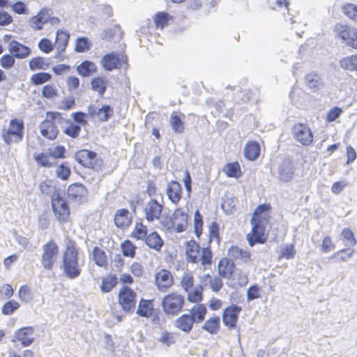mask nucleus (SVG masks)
<instances>
[{"label":"nucleus","mask_w":357,"mask_h":357,"mask_svg":"<svg viewBox=\"0 0 357 357\" xmlns=\"http://www.w3.org/2000/svg\"><path fill=\"white\" fill-rule=\"evenodd\" d=\"M279 178L282 181H291L294 174V166L289 159H285L278 169Z\"/></svg>","instance_id":"412c9836"},{"label":"nucleus","mask_w":357,"mask_h":357,"mask_svg":"<svg viewBox=\"0 0 357 357\" xmlns=\"http://www.w3.org/2000/svg\"><path fill=\"white\" fill-rule=\"evenodd\" d=\"M163 210V204L155 199L151 198L146 202L143 206V212L146 220L149 222H153L155 220L160 219Z\"/></svg>","instance_id":"9b49d317"},{"label":"nucleus","mask_w":357,"mask_h":357,"mask_svg":"<svg viewBox=\"0 0 357 357\" xmlns=\"http://www.w3.org/2000/svg\"><path fill=\"white\" fill-rule=\"evenodd\" d=\"M114 222L119 228L123 229L128 227L131 222L129 211L125 208L119 209L114 216Z\"/></svg>","instance_id":"bb28decb"},{"label":"nucleus","mask_w":357,"mask_h":357,"mask_svg":"<svg viewBox=\"0 0 357 357\" xmlns=\"http://www.w3.org/2000/svg\"><path fill=\"white\" fill-rule=\"evenodd\" d=\"M344 13L350 19L357 22V6L354 3H347L342 8Z\"/></svg>","instance_id":"6e6d98bb"},{"label":"nucleus","mask_w":357,"mask_h":357,"mask_svg":"<svg viewBox=\"0 0 357 357\" xmlns=\"http://www.w3.org/2000/svg\"><path fill=\"white\" fill-rule=\"evenodd\" d=\"M158 340L165 344L167 347H169L172 344L175 343V339L174 335L167 332V331H164L162 332L160 337L158 339Z\"/></svg>","instance_id":"69168bd1"},{"label":"nucleus","mask_w":357,"mask_h":357,"mask_svg":"<svg viewBox=\"0 0 357 357\" xmlns=\"http://www.w3.org/2000/svg\"><path fill=\"white\" fill-rule=\"evenodd\" d=\"M47 117V119L43 121L40 125V133L44 137L53 140L59 133L56 125L62 123L65 121V119L58 112H48Z\"/></svg>","instance_id":"7ed1b4c3"},{"label":"nucleus","mask_w":357,"mask_h":357,"mask_svg":"<svg viewBox=\"0 0 357 357\" xmlns=\"http://www.w3.org/2000/svg\"><path fill=\"white\" fill-rule=\"evenodd\" d=\"M118 279L115 275H109L102 280L100 289L104 293H107L117 284Z\"/></svg>","instance_id":"58836bf2"},{"label":"nucleus","mask_w":357,"mask_h":357,"mask_svg":"<svg viewBox=\"0 0 357 357\" xmlns=\"http://www.w3.org/2000/svg\"><path fill=\"white\" fill-rule=\"evenodd\" d=\"M220 324L219 317H213L208 319L202 326V328L208 332L210 334L214 335L218 332Z\"/></svg>","instance_id":"4c0bfd02"},{"label":"nucleus","mask_w":357,"mask_h":357,"mask_svg":"<svg viewBox=\"0 0 357 357\" xmlns=\"http://www.w3.org/2000/svg\"><path fill=\"white\" fill-rule=\"evenodd\" d=\"M338 36L347 45L357 49V30L352 27L339 24L336 26Z\"/></svg>","instance_id":"f8f14e48"},{"label":"nucleus","mask_w":357,"mask_h":357,"mask_svg":"<svg viewBox=\"0 0 357 357\" xmlns=\"http://www.w3.org/2000/svg\"><path fill=\"white\" fill-rule=\"evenodd\" d=\"M90 49V43L87 38L82 37L77 40L75 51L77 52H84Z\"/></svg>","instance_id":"bf43d9fd"},{"label":"nucleus","mask_w":357,"mask_h":357,"mask_svg":"<svg viewBox=\"0 0 357 357\" xmlns=\"http://www.w3.org/2000/svg\"><path fill=\"white\" fill-rule=\"evenodd\" d=\"M43 98L53 100L58 96V89L54 84L45 85L41 91Z\"/></svg>","instance_id":"79ce46f5"},{"label":"nucleus","mask_w":357,"mask_h":357,"mask_svg":"<svg viewBox=\"0 0 357 357\" xmlns=\"http://www.w3.org/2000/svg\"><path fill=\"white\" fill-rule=\"evenodd\" d=\"M224 171L228 176L238 178L241 172L240 165L238 162L229 163L225 166Z\"/></svg>","instance_id":"8fccbe9b"},{"label":"nucleus","mask_w":357,"mask_h":357,"mask_svg":"<svg viewBox=\"0 0 357 357\" xmlns=\"http://www.w3.org/2000/svg\"><path fill=\"white\" fill-rule=\"evenodd\" d=\"M296 255V250L294 245L292 244H287L285 245L281 250V255L280 257L285 258L287 259H293Z\"/></svg>","instance_id":"052dcab7"},{"label":"nucleus","mask_w":357,"mask_h":357,"mask_svg":"<svg viewBox=\"0 0 357 357\" xmlns=\"http://www.w3.org/2000/svg\"><path fill=\"white\" fill-rule=\"evenodd\" d=\"M228 255L231 259L239 261L242 263H247L250 259V253L246 250L240 248L238 246H232L228 250Z\"/></svg>","instance_id":"5701e85b"},{"label":"nucleus","mask_w":357,"mask_h":357,"mask_svg":"<svg viewBox=\"0 0 357 357\" xmlns=\"http://www.w3.org/2000/svg\"><path fill=\"white\" fill-rule=\"evenodd\" d=\"M70 172V167L65 163L59 165L56 170L57 177L64 181L68 178Z\"/></svg>","instance_id":"13d9d810"},{"label":"nucleus","mask_w":357,"mask_h":357,"mask_svg":"<svg viewBox=\"0 0 357 357\" xmlns=\"http://www.w3.org/2000/svg\"><path fill=\"white\" fill-rule=\"evenodd\" d=\"M188 299L191 303H198L202 299V287L197 286L188 291Z\"/></svg>","instance_id":"a18cd8bd"},{"label":"nucleus","mask_w":357,"mask_h":357,"mask_svg":"<svg viewBox=\"0 0 357 357\" xmlns=\"http://www.w3.org/2000/svg\"><path fill=\"white\" fill-rule=\"evenodd\" d=\"M153 310V307L152 301L151 300L142 298L138 304L136 313L139 317L149 318L152 315Z\"/></svg>","instance_id":"c85d7f7f"},{"label":"nucleus","mask_w":357,"mask_h":357,"mask_svg":"<svg viewBox=\"0 0 357 357\" xmlns=\"http://www.w3.org/2000/svg\"><path fill=\"white\" fill-rule=\"evenodd\" d=\"M185 254L188 262L197 264L201 262L204 267L212 264L213 253L209 248L201 249L199 245L194 240L186 242Z\"/></svg>","instance_id":"f257e3e1"},{"label":"nucleus","mask_w":357,"mask_h":357,"mask_svg":"<svg viewBox=\"0 0 357 357\" xmlns=\"http://www.w3.org/2000/svg\"><path fill=\"white\" fill-rule=\"evenodd\" d=\"M174 229L177 232H182L185 231L188 226V215L185 213L182 208H176L174 213Z\"/></svg>","instance_id":"a211bd4d"},{"label":"nucleus","mask_w":357,"mask_h":357,"mask_svg":"<svg viewBox=\"0 0 357 357\" xmlns=\"http://www.w3.org/2000/svg\"><path fill=\"white\" fill-rule=\"evenodd\" d=\"M15 57L10 54H4L0 59V64L5 69L11 68L15 64Z\"/></svg>","instance_id":"338daca9"},{"label":"nucleus","mask_w":357,"mask_h":357,"mask_svg":"<svg viewBox=\"0 0 357 357\" xmlns=\"http://www.w3.org/2000/svg\"><path fill=\"white\" fill-rule=\"evenodd\" d=\"M340 66L347 70L357 71V54L344 57L339 61Z\"/></svg>","instance_id":"c9c22d12"},{"label":"nucleus","mask_w":357,"mask_h":357,"mask_svg":"<svg viewBox=\"0 0 357 357\" xmlns=\"http://www.w3.org/2000/svg\"><path fill=\"white\" fill-rule=\"evenodd\" d=\"M63 269L70 279L77 278L81 273L78 262V251L74 246H68L63 255Z\"/></svg>","instance_id":"f03ea898"},{"label":"nucleus","mask_w":357,"mask_h":357,"mask_svg":"<svg viewBox=\"0 0 357 357\" xmlns=\"http://www.w3.org/2000/svg\"><path fill=\"white\" fill-rule=\"evenodd\" d=\"M121 250L125 257L132 258L135 255L136 247L130 241L126 240L121 244Z\"/></svg>","instance_id":"3c124183"},{"label":"nucleus","mask_w":357,"mask_h":357,"mask_svg":"<svg viewBox=\"0 0 357 357\" xmlns=\"http://www.w3.org/2000/svg\"><path fill=\"white\" fill-rule=\"evenodd\" d=\"M260 146L259 144L254 141L247 143L244 149V155L250 160H255L259 155Z\"/></svg>","instance_id":"c756f323"},{"label":"nucleus","mask_w":357,"mask_h":357,"mask_svg":"<svg viewBox=\"0 0 357 357\" xmlns=\"http://www.w3.org/2000/svg\"><path fill=\"white\" fill-rule=\"evenodd\" d=\"M102 64L103 68L108 71L119 68L121 66L120 58L119 55L114 53L108 54L102 58Z\"/></svg>","instance_id":"a878e982"},{"label":"nucleus","mask_w":357,"mask_h":357,"mask_svg":"<svg viewBox=\"0 0 357 357\" xmlns=\"http://www.w3.org/2000/svg\"><path fill=\"white\" fill-rule=\"evenodd\" d=\"M169 15L166 13H158L155 17L154 22L158 28H163L168 22Z\"/></svg>","instance_id":"774afa93"},{"label":"nucleus","mask_w":357,"mask_h":357,"mask_svg":"<svg viewBox=\"0 0 357 357\" xmlns=\"http://www.w3.org/2000/svg\"><path fill=\"white\" fill-rule=\"evenodd\" d=\"M236 206V201L231 198H226L222 201L221 207L226 214H232Z\"/></svg>","instance_id":"680f3d73"},{"label":"nucleus","mask_w":357,"mask_h":357,"mask_svg":"<svg viewBox=\"0 0 357 357\" xmlns=\"http://www.w3.org/2000/svg\"><path fill=\"white\" fill-rule=\"evenodd\" d=\"M49 154L40 153L34 155V159L36 162L42 167H50L52 165V162L49 160Z\"/></svg>","instance_id":"4d7b16f0"},{"label":"nucleus","mask_w":357,"mask_h":357,"mask_svg":"<svg viewBox=\"0 0 357 357\" xmlns=\"http://www.w3.org/2000/svg\"><path fill=\"white\" fill-rule=\"evenodd\" d=\"M155 284L160 291H166L174 283L172 273L165 269L160 270L155 274Z\"/></svg>","instance_id":"dca6fc26"},{"label":"nucleus","mask_w":357,"mask_h":357,"mask_svg":"<svg viewBox=\"0 0 357 357\" xmlns=\"http://www.w3.org/2000/svg\"><path fill=\"white\" fill-rule=\"evenodd\" d=\"M70 38V35L62 30H59L56 32V37L55 41L56 48L59 52H63L65 51Z\"/></svg>","instance_id":"72a5a7b5"},{"label":"nucleus","mask_w":357,"mask_h":357,"mask_svg":"<svg viewBox=\"0 0 357 357\" xmlns=\"http://www.w3.org/2000/svg\"><path fill=\"white\" fill-rule=\"evenodd\" d=\"M341 236L344 240L346 246H353L356 243L354 233L349 228H344L342 231Z\"/></svg>","instance_id":"5fc2aeb1"},{"label":"nucleus","mask_w":357,"mask_h":357,"mask_svg":"<svg viewBox=\"0 0 357 357\" xmlns=\"http://www.w3.org/2000/svg\"><path fill=\"white\" fill-rule=\"evenodd\" d=\"M18 295L20 299L24 302H29L32 299L31 289L26 285H23L20 288Z\"/></svg>","instance_id":"e2e57ef3"},{"label":"nucleus","mask_w":357,"mask_h":357,"mask_svg":"<svg viewBox=\"0 0 357 357\" xmlns=\"http://www.w3.org/2000/svg\"><path fill=\"white\" fill-rule=\"evenodd\" d=\"M68 126L63 128V132L72 138H77L81 131V127L78 125L74 124L72 121H64Z\"/></svg>","instance_id":"c03bdc74"},{"label":"nucleus","mask_w":357,"mask_h":357,"mask_svg":"<svg viewBox=\"0 0 357 357\" xmlns=\"http://www.w3.org/2000/svg\"><path fill=\"white\" fill-rule=\"evenodd\" d=\"M8 48L9 52L17 59H24L31 54V49L29 47L15 40L9 43Z\"/></svg>","instance_id":"f3484780"},{"label":"nucleus","mask_w":357,"mask_h":357,"mask_svg":"<svg viewBox=\"0 0 357 357\" xmlns=\"http://www.w3.org/2000/svg\"><path fill=\"white\" fill-rule=\"evenodd\" d=\"M169 123L176 133H182L184 131V123L176 113L171 114Z\"/></svg>","instance_id":"a19ab883"},{"label":"nucleus","mask_w":357,"mask_h":357,"mask_svg":"<svg viewBox=\"0 0 357 357\" xmlns=\"http://www.w3.org/2000/svg\"><path fill=\"white\" fill-rule=\"evenodd\" d=\"M241 311V307L236 305H231V306L227 307L223 312L222 314V321L226 326H228L229 328H234L236 326V322L238 317V314Z\"/></svg>","instance_id":"4468645a"},{"label":"nucleus","mask_w":357,"mask_h":357,"mask_svg":"<svg viewBox=\"0 0 357 357\" xmlns=\"http://www.w3.org/2000/svg\"><path fill=\"white\" fill-rule=\"evenodd\" d=\"M91 87L93 90L102 96L106 91L107 82L102 78L96 77L91 81Z\"/></svg>","instance_id":"49530a36"},{"label":"nucleus","mask_w":357,"mask_h":357,"mask_svg":"<svg viewBox=\"0 0 357 357\" xmlns=\"http://www.w3.org/2000/svg\"><path fill=\"white\" fill-rule=\"evenodd\" d=\"M50 15H52L51 10L43 8L36 15L29 19V26L34 30H42L43 25L49 22Z\"/></svg>","instance_id":"ddd939ff"},{"label":"nucleus","mask_w":357,"mask_h":357,"mask_svg":"<svg viewBox=\"0 0 357 357\" xmlns=\"http://www.w3.org/2000/svg\"><path fill=\"white\" fill-rule=\"evenodd\" d=\"M305 82L307 86L313 91H318L324 85L321 76L314 72L306 75Z\"/></svg>","instance_id":"393cba45"},{"label":"nucleus","mask_w":357,"mask_h":357,"mask_svg":"<svg viewBox=\"0 0 357 357\" xmlns=\"http://www.w3.org/2000/svg\"><path fill=\"white\" fill-rule=\"evenodd\" d=\"M169 199L176 204L181 199L182 188L181 184L176 181H172L168 183L166 190Z\"/></svg>","instance_id":"6ab92c4d"},{"label":"nucleus","mask_w":357,"mask_h":357,"mask_svg":"<svg viewBox=\"0 0 357 357\" xmlns=\"http://www.w3.org/2000/svg\"><path fill=\"white\" fill-rule=\"evenodd\" d=\"M19 307L20 304L17 301L15 300H10L3 305L1 312L4 315H10L12 314Z\"/></svg>","instance_id":"864d4df0"},{"label":"nucleus","mask_w":357,"mask_h":357,"mask_svg":"<svg viewBox=\"0 0 357 357\" xmlns=\"http://www.w3.org/2000/svg\"><path fill=\"white\" fill-rule=\"evenodd\" d=\"M34 329L31 326L23 327L15 331L14 334L13 342L17 340L21 342V344L24 347H29L34 342L33 337Z\"/></svg>","instance_id":"2eb2a0df"},{"label":"nucleus","mask_w":357,"mask_h":357,"mask_svg":"<svg viewBox=\"0 0 357 357\" xmlns=\"http://www.w3.org/2000/svg\"><path fill=\"white\" fill-rule=\"evenodd\" d=\"M147 236V227L142 222H137L132 236L138 240H144Z\"/></svg>","instance_id":"de8ad7c7"},{"label":"nucleus","mask_w":357,"mask_h":357,"mask_svg":"<svg viewBox=\"0 0 357 357\" xmlns=\"http://www.w3.org/2000/svg\"><path fill=\"white\" fill-rule=\"evenodd\" d=\"M146 244L151 248L160 250L163 245V241L155 231L151 232L145 238Z\"/></svg>","instance_id":"473e14b6"},{"label":"nucleus","mask_w":357,"mask_h":357,"mask_svg":"<svg viewBox=\"0 0 357 357\" xmlns=\"http://www.w3.org/2000/svg\"><path fill=\"white\" fill-rule=\"evenodd\" d=\"M38 46L40 51L46 54L50 53L54 49L52 41L45 38L40 40Z\"/></svg>","instance_id":"0e129e2a"},{"label":"nucleus","mask_w":357,"mask_h":357,"mask_svg":"<svg viewBox=\"0 0 357 357\" xmlns=\"http://www.w3.org/2000/svg\"><path fill=\"white\" fill-rule=\"evenodd\" d=\"M114 112L113 108L109 105H103L97 112V116L101 121H107Z\"/></svg>","instance_id":"09e8293b"},{"label":"nucleus","mask_w":357,"mask_h":357,"mask_svg":"<svg viewBox=\"0 0 357 357\" xmlns=\"http://www.w3.org/2000/svg\"><path fill=\"white\" fill-rule=\"evenodd\" d=\"M194 325L192 318L188 314H183L174 321V326L183 333H189Z\"/></svg>","instance_id":"4be33fe9"},{"label":"nucleus","mask_w":357,"mask_h":357,"mask_svg":"<svg viewBox=\"0 0 357 357\" xmlns=\"http://www.w3.org/2000/svg\"><path fill=\"white\" fill-rule=\"evenodd\" d=\"M137 294L128 287H122L118 294L119 304L123 310L128 314H132L137 304Z\"/></svg>","instance_id":"0eeeda50"},{"label":"nucleus","mask_w":357,"mask_h":357,"mask_svg":"<svg viewBox=\"0 0 357 357\" xmlns=\"http://www.w3.org/2000/svg\"><path fill=\"white\" fill-rule=\"evenodd\" d=\"M88 193L86 188L80 183H73L68 188V195L70 199L79 202L84 199Z\"/></svg>","instance_id":"aec40b11"},{"label":"nucleus","mask_w":357,"mask_h":357,"mask_svg":"<svg viewBox=\"0 0 357 357\" xmlns=\"http://www.w3.org/2000/svg\"><path fill=\"white\" fill-rule=\"evenodd\" d=\"M293 138L304 146H308L313 142V134L307 124L296 123L291 129Z\"/></svg>","instance_id":"6e6552de"},{"label":"nucleus","mask_w":357,"mask_h":357,"mask_svg":"<svg viewBox=\"0 0 357 357\" xmlns=\"http://www.w3.org/2000/svg\"><path fill=\"white\" fill-rule=\"evenodd\" d=\"M93 261L96 264L100 267H106L107 266V257L106 252L101 248L96 246L92 251Z\"/></svg>","instance_id":"f704fd0d"},{"label":"nucleus","mask_w":357,"mask_h":357,"mask_svg":"<svg viewBox=\"0 0 357 357\" xmlns=\"http://www.w3.org/2000/svg\"><path fill=\"white\" fill-rule=\"evenodd\" d=\"M41 264L47 271L52 269L59 255V247L56 242L50 240L42 248Z\"/></svg>","instance_id":"423d86ee"},{"label":"nucleus","mask_w":357,"mask_h":357,"mask_svg":"<svg viewBox=\"0 0 357 357\" xmlns=\"http://www.w3.org/2000/svg\"><path fill=\"white\" fill-rule=\"evenodd\" d=\"M181 286L185 292H188L190 289H192L194 286L192 275L189 273H184L181 278Z\"/></svg>","instance_id":"603ef678"},{"label":"nucleus","mask_w":357,"mask_h":357,"mask_svg":"<svg viewBox=\"0 0 357 357\" xmlns=\"http://www.w3.org/2000/svg\"><path fill=\"white\" fill-rule=\"evenodd\" d=\"M52 79V75L48 73H38L33 74L31 77V82L34 85L43 84L47 82L50 81Z\"/></svg>","instance_id":"37998d69"},{"label":"nucleus","mask_w":357,"mask_h":357,"mask_svg":"<svg viewBox=\"0 0 357 357\" xmlns=\"http://www.w3.org/2000/svg\"><path fill=\"white\" fill-rule=\"evenodd\" d=\"M24 123L22 121L17 119L10 120L8 129H3L1 131V137L8 145L11 143L19 142L23 138Z\"/></svg>","instance_id":"39448f33"},{"label":"nucleus","mask_w":357,"mask_h":357,"mask_svg":"<svg viewBox=\"0 0 357 357\" xmlns=\"http://www.w3.org/2000/svg\"><path fill=\"white\" fill-rule=\"evenodd\" d=\"M252 232L247 235L249 245L252 247L255 243H264L267 237L265 235V227L263 222L257 218H252Z\"/></svg>","instance_id":"1a4fd4ad"},{"label":"nucleus","mask_w":357,"mask_h":357,"mask_svg":"<svg viewBox=\"0 0 357 357\" xmlns=\"http://www.w3.org/2000/svg\"><path fill=\"white\" fill-rule=\"evenodd\" d=\"M185 303L183 295L176 292L166 295L162 301V307L167 315L176 316L182 310Z\"/></svg>","instance_id":"20e7f679"},{"label":"nucleus","mask_w":357,"mask_h":357,"mask_svg":"<svg viewBox=\"0 0 357 357\" xmlns=\"http://www.w3.org/2000/svg\"><path fill=\"white\" fill-rule=\"evenodd\" d=\"M51 203L56 220L61 224L66 222L70 215V208L66 200L61 195L53 199Z\"/></svg>","instance_id":"9d476101"},{"label":"nucleus","mask_w":357,"mask_h":357,"mask_svg":"<svg viewBox=\"0 0 357 357\" xmlns=\"http://www.w3.org/2000/svg\"><path fill=\"white\" fill-rule=\"evenodd\" d=\"M77 70L82 76L88 77L96 70V65L93 62L85 61L77 67Z\"/></svg>","instance_id":"ea45409f"},{"label":"nucleus","mask_w":357,"mask_h":357,"mask_svg":"<svg viewBox=\"0 0 357 357\" xmlns=\"http://www.w3.org/2000/svg\"><path fill=\"white\" fill-rule=\"evenodd\" d=\"M234 263L227 258H222L218 264L219 275L224 278H229L233 273Z\"/></svg>","instance_id":"b1692460"},{"label":"nucleus","mask_w":357,"mask_h":357,"mask_svg":"<svg viewBox=\"0 0 357 357\" xmlns=\"http://www.w3.org/2000/svg\"><path fill=\"white\" fill-rule=\"evenodd\" d=\"M40 190L44 195L48 196L52 200L61 195V190L47 182H42L39 186Z\"/></svg>","instance_id":"2f4dec72"},{"label":"nucleus","mask_w":357,"mask_h":357,"mask_svg":"<svg viewBox=\"0 0 357 357\" xmlns=\"http://www.w3.org/2000/svg\"><path fill=\"white\" fill-rule=\"evenodd\" d=\"M190 317L194 323H201L205 319L207 312L206 307L203 304H196L189 310Z\"/></svg>","instance_id":"cd10ccee"},{"label":"nucleus","mask_w":357,"mask_h":357,"mask_svg":"<svg viewBox=\"0 0 357 357\" xmlns=\"http://www.w3.org/2000/svg\"><path fill=\"white\" fill-rule=\"evenodd\" d=\"M94 155V151L86 149H82L75 153V159L78 163H79L84 167L88 168V166L91 165L90 159H91V157Z\"/></svg>","instance_id":"7c9ffc66"},{"label":"nucleus","mask_w":357,"mask_h":357,"mask_svg":"<svg viewBox=\"0 0 357 357\" xmlns=\"http://www.w3.org/2000/svg\"><path fill=\"white\" fill-rule=\"evenodd\" d=\"M31 70H47L50 66V63L43 57L38 56L31 59L29 63Z\"/></svg>","instance_id":"e433bc0d"}]
</instances>
